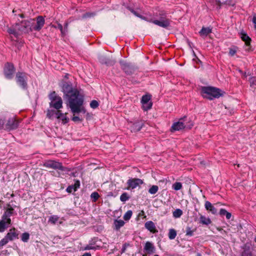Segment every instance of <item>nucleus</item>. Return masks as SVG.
<instances>
[{"mask_svg":"<svg viewBox=\"0 0 256 256\" xmlns=\"http://www.w3.org/2000/svg\"><path fill=\"white\" fill-rule=\"evenodd\" d=\"M145 228L152 233H156L158 230H156L155 224L152 221L146 222L144 224Z\"/></svg>","mask_w":256,"mask_h":256,"instance_id":"22","label":"nucleus"},{"mask_svg":"<svg viewBox=\"0 0 256 256\" xmlns=\"http://www.w3.org/2000/svg\"><path fill=\"white\" fill-rule=\"evenodd\" d=\"M228 112H229L230 114H230H232V113L234 112V110H229Z\"/></svg>","mask_w":256,"mask_h":256,"instance_id":"61","label":"nucleus"},{"mask_svg":"<svg viewBox=\"0 0 256 256\" xmlns=\"http://www.w3.org/2000/svg\"><path fill=\"white\" fill-rule=\"evenodd\" d=\"M99 60L102 64H106L107 66H111L114 64V62L113 60L104 56H100Z\"/></svg>","mask_w":256,"mask_h":256,"instance_id":"25","label":"nucleus"},{"mask_svg":"<svg viewBox=\"0 0 256 256\" xmlns=\"http://www.w3.org/2000/svg\"><path fill=\"white\" fill-rule=\"evenodd\" d=\"M132 214V211L131 210H129L126 212L123 218L126 221L128 220L131 218Z\"/></svg>","mask_w":256,"mask_h":256,"instance_id":"38","label":"nucleus"},{"mask_svg":"<svg viewBox=\"0 0 256 256\" xmlns=\"http://www.w3.org/2000/svg\"><path fill=\"white\" fill-rule=\"evenodd\" d=\"M200 223L208 225L211 222V220L209 218H206L204 216H201L200 217Z\"/></svg>","mask_w":256,"mask_h":256,"instance_id":"31","label":"nucleus"},{"mask_svg":"<svg viewBox=\"0 0 256 256\" xmlns=\"http://www.w3.org/2000/svg\"><path fill=\"white\" fill-rule=\"evenodd\" d=\"M59 216L56 215H53L49 218L48 222L53 224H55L59 220Z\"/></svg>","mask_w":256,"mask_h":256,"instance_id":"30","label":"nucleus"},{"mask_svg":"<svg viewBox=\"0 0 256 256\" xmlns=\"http://www.w3.org/2000/svg\"><path fill=\"white\" fill-rule=\"evenodd\" d=\"M130 196L126 192L122 193L120 196V200L122 202H126V201L130 199Z\"/></svg>","mask_w":256,"mask_h":256,"instance_id":"35","label":"nucleus"},{"mask_svg":"<svg viewBox=\"0 0 256 256\" xmlns=\"http://www.w3.org/2000/svg\"><path fill=\"white\" fill-rule=\"evenodd\" d=\"M225 216H226V218L228 220H229V219L232 218V220H234V216H232V215L231 213L227 212L226 210H225Z\"/></svg>","mask_w":256,"mask_h":256,"instance_id":"47","label":"nucleus"},{"mask_svg":"<svg viewBox=\"0 0 256 256\" xmlns=\"http://www.w3.org/2000/svg\"><path fill=\"white\" fill-rule=\"evenodd\" d=\"M15 72L14 66L10 63L7 62L4 69V73L6 78L11 80L14 77V74Z\"/></svg>","mask_w":256,"mask_h":256,"instance_id":"8","label":"nucleus"},{"mask_svg":"<svg viewBox=\"0 0 256 256\" xmlns=\"http://www.w3.org/2000/svg\"><path fill=\"white\" fill-rule=\"evenodd\" d=\"M66 98L68 99V105L74 114L86 112L82 106L84 97L78 90H74L73 94Z\"/></svg>","mask_w":256,"mask_h":256,"instance_id":"1","label":"nucleus"},{"mask_svg":"<svg viewBox=\"0 0 256 256\" xmlns=\"http://www.w3.org/2000/svg\"><path fill=\"white\" fill-rule=\"evenodd\" d=\"M240 38L242 40V41L245 42V44L246 48H245V50L248 52H250L252 50V46L250 44V42L252 41L251 38L248 36V34L244 32H242L240 34Z\"/></svg>","mask_w":256,"mask_h":256,"instance_id":"14","label":"nucleus"},{"mask_svg":"<svg viewBox=\"0 0 256 256\" xmlns=\"http://www.w3.org/2000/svg\"><path fill=\"white\" fill-rule=\"evenodd\" d=\"M90 106L92 108H96L98 106V103L96 100H92L90 103Z\"/></svg>","mask_w":256,"mask_h":256,"instance_id":"44","label":"nucleus"},{"mask_svg":"<svg viewBox=\"0 0 256 256\" xmlns=\"http://www.w3.org/2000/svg\"><path fill=\"white\" fill-rule=\"evenodd\" d=\"M68 24L67 22H66L64 25V31L66 32H66H68Z\"/></svg>","mask_w":256,"mask_h":256,"instance_id":"56","label":"nucleus"},{"mask_svg":"<svg viewBox=\"0 0 256 256\" xmlns=\"http://www.w3.org/2000/svg\"><path fill=\"white\" fill-rule=\"evenodd\" d=\"M74 190L75 188H74V187L72 185H71V186H68L67 188H66V191L68 192H75L74 191Z\"/></svg>","mask_w":256,"mask_h":256,"instance_id":"50","label":"nucleus"},{"mask_svg":"<svg viewBox=\"0 0 256 256\" xmlns=\"http://www.w3.org/2000/svg\"><path fill=\"white\" fill-rule=\"evenodd\" d=\"M52 26L56 28L59 29L61 32V34L62 36H64V35H66V32H65L62 26L60 24H58L56 26Z\"/></svg>","mask_w":256,"mask_h":256,"instance_id":"39","label":"nucleus"},{"mask_svg":"<svg viewBox=\"0 0 256 256\" xmlns=\"http://www.w3.org/2000/svg\"><path fill=\"white\" fill-rule=\"evenodd\" d=\"M204 206L206 209L210 212L212 214H216L217 212V209L208 201L205 202Z\"/></svg>","mask_w":256,"mask_h":256,"instance_id":"23","label":"nucleus"},{"mask_svg":"<svg viewBox=\"0 0 256 256\" xmlns=\"http://www.w3.org/2000/svg\"><path fill=\"white\" fill-rule=\"evenodd\" d=\"M220 212L221 215L224 214V209L221 208Z\"/></svg>","mask_w":256,"mask_h":256,"instance_id":"59","label":"nucleus"},{"mask_svg":"<svg viewBox=\"0 0 256 256\" xmlns=\"http://www.w3.org/2000/svg\"><path fill=\"white\" fill-rule=\"evenodd\" d=\"M130 12L134 14L136 16L140 18V16H142V15L140 14H138L136 11H135L133 9H130Z\"/></svg>","mask_w":256,"mask_h":256,"instance_id":"54","label":"nucleus"},{"mask_svg":"<svg viewBox=\"0 0 256 256\" xmlns=\"http://www.w3.org/2000/svg\"><path fill=\"white\" fill-rule=\"evenodd\" d=\"M144 125V122L142 120H138L132 123L130 130L132 132H137L140 131Z\"/></svg>","mask_w":256,"mask_h":256,"instance_id":"18","label":"nucleus"},{"mask_svg":"<svg viewBox=\"0 0 256 256\" xmlns=\"http://www.w3.org/2000/svg\"><path fill=\"white\" fill-rule=\"evenodd\" d=\"M252 22L254 24V28L256 29V17L254 16L252 18Z\"/></svg>","mask_w":256,"mask_h":256,"instance_id":"57","label":"nucleus"},{"mask_svg":"<svg viewBox=\"0 0 256 256\" xmlns=\"http://www.w3.org/2000/svg\"><path fill=\"white\" fill-rule=\"evenodd\" d=\"M242 256H252V252L249 246H244Z\"/></svg>","mask_w":256,"mask_h":256,"instance_id":"28","label":"nucleus"},{"mask_svg":"<svg viewBox=\"0 0 256 256\" xmlns=\"http://www.w3.org/2000/svg\"><path fill=\"white\" fill-rule=\"evenodd\" d=\"M36 21V22H34V24H32V31H40L44 26L45 22L44 19L42 16H38Z\"/></svg>","mask_w":256,"mask_h":256,"instance_id":"13","label":"nucleus"},{"mask_svg":"<svg viewBox=\"0 0 256 256\" xmlns=\"http://www.w3.org/2000/svg\"><path fill=\"white\" fill-rule=\"evenodd\" d=\"M201 94L204 98L210 100L219 98L222 95L220 89L213 86H202L201 88Z\"/></svg>","mask_w":256,"mask_h":256,"instance_id":"3","label":"nucleus"},{"mask_svg":"<svg viewBox=\"0 0 256 256\" xmlns=\"http://www.w3.org/2000/svg\"><path fill=\"white\" fill-rule=\"evenodd\" d=\"M144 182L140 178H130L127 182L128 187L126 190L134 189L143 184Z\"/></svg>","mask_w":256,"mask_h":256,"instance_id":"12","label":"nucleus"},{"mask_svg":"<svg viewBox=\"0 0 256 256\" xmlns=\"http://www.w3.org/2000/svg\"><path fill=\"white\" fill-rule=\"evenodd\" d=\"M215 3L216 4V8L217 9L220 8L222 5L221 2L219 0H215Z\"/></svg>","mask_w":256,"mask_h":256,"instance_id":"52","label":"nucleus"},{"mask_svg":"<svg viewBox=\"0 0 256 256\" xmlns=\"http://www.w3.org/2000/svg\"><path fill=\"white\" fill-rule=\"evenodd\" d=\"M50 100V108H54L57 110L62 107V100L61 97L58 96L55 92H52L48 96Z\"/></svg>","mask_w":256,"mask_h":256,"instance_id":"5","label":"nucleus"},{"mask_svg":"<svg viewBox=\"0 0 256 256\" xmlns=\"http://www.w3.org/2000/svg\"><path fill=\"white\" fill-rule=\"evenodd\" d=\"M32 24H34V19H30L28 20H24L20 24H16L17 28L20 32V34L24 33H28L32 31Z\"/></svg>","mask_w":256,"mask_h":256,"instance_id":"6","label":"nucleus"},{"mask_svg":"<svg viewBox=\"0 0 256 256\" xmlns=\"http://www.w3.org/2000/svg\"><path fill=\"white\" fill-rule=\"evenodd\" d=\"M182 214V211L179 208L176 209L173 212L172 215L175 218H179Z\"/></svg>","mask_w":256,"mask_h":256,"instance_id":"34","label":"nucleus"},{"mask_svg":"<svg viewBox=\"0 0 256 256\" xmlns=\"http://www.w3.org/2000/svg\"><path fill=\"white\" fill-rule=\"evenodd\" d=\"M240 72H242V76L244 78H246V72H244V73H242V72L240 70Z\"/></svg>","mask_w":256,"mask_h":256,"instance_id":"60","label":"nucleus"},{"mask_svg":"<svg viewBox=\"0 0 256 256\" xmlns=\"http://www.w3.org/2000/svg\"><path fill=\"white\" fill-rule=\"evenodd\" d=\"M225 4L228 6H234L235 2L234 0H228L225 2Z\"/></svg>","mask_w":256,"mask_h":256,"instance_id":"46","label":"nucleus"},{"mask_svg":"<svg viewBox=\"0 0 256 256\" xmlns=\"http://www.w3.org/2000/svg\"><path fill=\"white\" fill-rule=\"evenodd\" d=\"M14 214V208L10 204H6V208L0 220V232H2L12 224L10 216Z\"/></svg>","mask_w":256,"mask_h":256,"instance_id":"2","label":"nucleus"},{"mask_svg":"<svg viewBox=\"0 0 256 256\" xmlns=\"http://www.w3.org/2000/svg\"><path fill=\"white\" fill-rule=\"evenodd\" d=\"M4 127V121L2 120H0V129L3 128Z\"/></svg>","mask_w":256,"mask_h":256,"instance_id":"55","label":"nucleus"},{"mask_svg":"<svg viewBox=\"0 0 256 256\" xmlns=\"http://www.w3.org/2000/svg\"><path fill=\"white\" fill-rule=\"evenodd\" d=\"M144 250L148 254H152L154 252L155 248L152 242H147L145 244Z\"/></svg>","mask_w":256,"mask_h":256,"instance_id":"21","label":"nucleus"},{"mask_svg":"<svg viewBox=\"0 0 256 256\" xmlns=\"http://www.w3.org/2000/svg\"><path fill=\"white\" fill-rule=\"evenodd\" d=\"M121 68L128 75H130L134 72V67L130 64L122 60L120 62Z\"/></svg>","mask_w":256,"mask_h":256,"instance_id":"16","label":"nucleus"},{"mask_svg":"<svg viewBox=\"0 0 256 256\" xmlns=\"http://www.w3.org/2000/svg\"><path fill=\"white\" fill-rule=\"evenodd\" d=\"M125 250H126V248L124 247L123 248L122 250V253L124 252V251H125Z\"/></svg>","mask_w":256,"mask_h":256,"instance_id":"62","label":"nucleus"},{"mask_svg":"<svg viewBox=\"0 0 256 256\" xmlns=\"http://www.w3.org/2000/svg\"><path fill=\"white\" fill-rule=\"evenodd\" d=\"M16 80L17 84L23 89H26L28 86V74L24 72H18L16 74Z\"/></svg>","mask_w":256,"mask_h":256,"instance_id":"7","label":"nucleus"},{"mask_svg":"<svg viewBox=\"0 0 256 256\" xmlns=\"http://www.w3.org/2000/svg\"><path fill=\"white\" fill-rule=\"evenodd\" d=\"M177 233L176 231L174 228H170L169 230L168 236L169 239L174 240L176 238Z\"/></svg>","mask_w":256,"mask_h":256,"instance_id":"29","label":"nucleus"},{"mask_svg":"<svg viewBox=\"0 0 256 256\" xmlns=\"http://www.w3.org/2000/svg\"><path fill=\"white\" fill-rule=\"evenodd\" d=\"M62 91L66 98L68 97L70 95L73 94L74 90H78L76 89L72 88V84L70 82H62Z\"/></svg>","mask_w":256,"mask_h":256,"instance_id":"9","label":"nucleus"},{"mask_svg":"<svg viewBox=\"0 0 256 256\" xmlns=\"http://www.w3.org/2000/svg\"><path fill=\"white\" fill-rule=\"evenodd\" d=\"M58 119L61 120L64 124L68 122L69 119L66 117V114L61 112L60 110H57L56 115V116Z\"/></svg>","mask_w":256,"mask_h":256,"instance_id":"24","label":"nucleus"},{"mask_svg":"<svg viewBox=\"0 0 256 256\" xmlns=\"http://www.w3.org/2000/svg\"><path fill=\"white\" fill-rule=\"evenodd\" d=\"M82 256H91V254L90 252H86Z\"/></svg>","mask_w":256,"mask_h":256,"instance_id":"58","label":"nucleus"},{"mask_svg":"<svg viewBox=\"0 0 256 256\" xmlns=\"http://www.w3.org/2000/svg\"><path fill=\"white\" fill-rule=\"evenodd\" d=\"M72 120L76 122H81L82 120V119H80L78 116H74L72 118Z\"/></svg>","mask_w":256,"mask_h":256,"instance_id":"53","label":"nucleus"},{"mask_svg":"<svg viewBox=\"0 0 256 256\" xmlns=\"http://www.w3.org/2000/svg\"><path fill=\"white\" fill-rule=\"evenodd\" d=\"M186 118V117L184 116V118L180 119L178 122H174L172 126L171 131L174 132L176 130H180L186 128V126L185 124Z\"/></svg>","mask_w":256,"mask_h":256,"instance_id":"11","label":"nucleus"},{"mask_svg":"<svg viewBox=\"0 0 256 256\" xmlns=\"http://www.w3.org/2000/svg\"><path fill=\"white\" fill-rule=\"evenodd\" d=\"M8 32L10 34H13L16 38L18 37V36L20 35V32L17 28L16 24L14 26L8 28Z\"/></svg>","mask_w":256,"mask_h":256,"instance_id":"26","label":"nucleus"},{"mask_svg":"<svg viewBox=\"0 0 256 256\" xmlns=\"http://www.w3.org/2000/svg\"><path fill=\"white\" fill-rule=\"evenodd\" d=\"M150 100V96L146 94L143 96L142 98L141 102L142 104V108L144 110H148L151 108L152 106V104L151 102L148 103Z\"/></svg>","mask_w":256,"mask_h":256,"instance_id":"17","label":"nucleus"},{"mask_svg":"<svg viewBox=\"0 0 256 256\" xmlns=\"http://www.w3.org/2000/svg\"><path fill=\"white\" fill-rule=\"evenodd\" d=\"M172 188L176 190H178L182 188V184L180 182H176L172 184Z\"/></svg>","mask_w":256,"mask_h":256,"instance_id":"41","label":"nucleus"},{"mask_svg":"<svg viewBox=\"0 0 256 256\" xmlns=\"http://www.w3.org/2000/svg\"><path fill=\"white\" fill-rule=\"evenodd\" d=\"M140 18L148 22H152L160 27L167 28L170 26V20L164 16H161L159 20H154L150 17L141 16Z\"/></svg>","mask_w":256,"mask_h":256,"instance_id":"4","label":"nucleus"},{"mask_svg":"<svg viewBox=\"0 0 256 256\" xmlns=\"http://www.w3.org/2000/svg\"><path fill=\"white\" fill-rule=\"evenodd\" d=\"M44 166L46 168L58 169L62 171H66V168L63 166L62 164L54 160H50L45 163Z\"/></svg>","mask_w":256,"mask_h":256,"instance_id":"10","label":"nucleus"},{"mask_svg":"<svg viewBox=\"0 0 256 256\" xmlns=\"http://www.w3.org/2000/svg\"><path fill=\"white\" fill-rule=\"evenodd\" d=\"M30 238V234L28 232H24L21 236L22 240L24 242H27Z\"/></svg>","mask_w":256,"mask_h":256,"instance_id":"40","label":"nucleus"},{"mask_svg":"<svg viewBox=\"0 0 256 256\" xmlns=\"http://www.w3.org/2000/svg\"><path fill=\"white\" fill-rule=\"evenodd\" d=\"M196 256H201V254L200 253H198Z\"/></svg>","mask_w":256,"mask_h":256,"instance_id":"64","label":"nucleus"},{"mask_svg":"<svg viewBox=\"0 0 256 256\" xmlns=\"http://www.w3.org/2000/svg\"><path fill=\"white\" fill-rule=\"evenodd\" d=\"M10 241L6 236L0 241V246L2 247L3 246L6 244L8 242Z\"/></svg>","mask_w":256,"mask_h":256,"instance_id":"42","label":"nucleus"},{"mask_svg":"<svg viewBox=\"0 0 256 256\" xmlns=\"http://www.w3.org/2000/svg\"><path fill=\"white\" fill-rule=\"evenodd\" d=\"M237 50H238V48H230L229 52H228L229 55L230 56H234L236 54V53L237 51Z\"/></svg>","mask_w":256,"mask_h":256,"instance_id":"43","label":"nucleus"},{"mask_svg":"<svg viewBox=\"0 0 256 256\" xmlns=\"http://www.w3.org/2000/svg\"><path fill=\"white\" fill-rule=\"evenodd\" d=\"M74 188H75L74 191H76L78 188H80V182L79 180H76L75 181L74 184H72Z\"/></svg>","mask_w":256,"mask_h":256,"instance_id":"48","label":"nucleus"},{"mask_svg":"<svg viewBox=\"0 0 256 256\" xmlns=\"http://www.w3.org/2000/svg\"><path fill=\"white\" fill-rule=\"evenodd\" d=\"M22 18H24V16L22 14H18Z\"/></svg>","mask_w":256,"mask_h":256,"instance_id":"63","label":"nucleus"},{"mask_svg":"<svg viewBox=\"0 0 256 256\" xmlns=\"http://www.w3.org/2000/svg\"><path fill=\"white\" fill-rule=\"evenodd\" d=\"M18 233L15 228L10 230L9 232L6 234V236L10 240L12 241L16 238H18Z\"/></svg>","mask_w":256,"mask_h":256,"instance_id":"20","label":"nucleus"},{"mask_svg":"<svg viewBox=\"0 0 256 256\" xmlns=\"http://www.w3.org/2000/svg\"><path fill=\"white\" fill-rule=\"evenodd\" d=\"M19 124V122L14 118H10L5 125V129L10 130L16 129Z\"/></svg>","mask_w":256,"mask_h":256,"instance_id":"15","label":"nucleus"},{"mask_svg":"<svg viewBox=\"0 0 256 256\" xmlns=\"http://www.w3.org/2000/svg\"><path fill=\"white\" fill-rule=\"evenodd\" d=\"M57 110H48L47 112V116L51 119L54 116H56Z\"/></svg>","mask_w":256,"mask_h":256,"instance_id":"36","label":"nucleus"},{"mask_svg":"<svg viewBox=\"0 0 256 256\" xmlns=\"http://www.w3.org/2000/svg\"><path fill=\"white\" fill-rule=\"evenodd\" d=\"M124 224V222L122 220H116L114 221V225L116 230H118Z\"/></svg>","mask_w":256,"mask_h":256,"instance_id":"33","label":"nucleus"},{"mask_svg":"<svg viewBox=\"0 0 256 256\" xmlns=\"http://www.w3.org/2000/svg\"><path fill=\"white\" fill-rule=\"evenodd\" d=\"M95 15L94 13L87 12L83 15V18H90Z\"/></svg>","mask_w":256,"mask_h":256,"instance_id":"51","label":"nucleus"},{"mask_svg":"<svg viewBox=\"0 0 256 256\" xmlns=\"http://www.w3.org/2000/svg\"><path fill=\"white\" fill-rule=\"evenodd\" d=\"M212 32V28L209 27H202L199 32L200 36L202 37H206Z\"/></svg>","mask_w":256,"mask_h":256,"instance_id":"27","label":"nucleus"},{"mask_svg":"<svg viewBox=\"0 0 256 256\" xmlns=\"http://www.w3.org/2000/svg\"><path fill=\"white\" fill-rule=\"evenodd\" d=\"M90 198L93 202H96L100 198V195L97 192H93L90 194Z\"/></svg>","mask_w":256,"mask_h":256,"instance_id":"37","label":"nucleus"},{"mask_svg":"<svg viewBox=\"0 0 256 256\" xmlns=\"http://www.w3.org/2000/svg\"><path fill=\"white\" fill-rule=\"evenodd\" d=\"M194 230H192L190 227H187L186 228V235L188 236H193Z\"/></svg>","mask_w":256,"mask_h":256,"instance_id":"45","label":"nucleus"},{"mask_svg":"<svg viewBox=\"0 0 256 256\" xmlns=\"http://www.w3.org/2000/svg\"><path fill=\"white\" fill-rule=\"evenodd\" d=\"M97 240L96 238L92 240L88 244L86 245L84 248L83 250H98L99 249L100 246L96 244Z\"/></svg>","mask_w":256,"mask_h":256,"instance_id":"19","label":"nucleus"},{"mask_svg":"<svg viewBox=\"0 0 256 256\" xmlns=\"http://www.w3.org/2000/svg\"><path fill=\"white\" fill-rule=\"evenodd\" d=\"M158 190V187L156 185L152 186L148 190V192L152 194H156Z\"/></svg>","mask_w":256,"mask_h":256,"instance_id":"32","label":"nucleus"},{"mask_svg":"<svg viewBox=\"0 0 256 256\" xmlns=\"http://www.w3.org/2000/svg\"><path fill=\"white\" fill-rule=\"evenodd\" d=\"M249 80L250 82V85L251 86H252L253 85L256 84V77H252Z\"/></svg>","mask_w":256,"mask_h":256,"instance_id":"49","label":"nucleus"}]
</instances>
